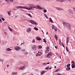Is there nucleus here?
Returning a JSON list of instances; mask_svg holds the SVG:
<instances>
[{
    "instance_id": "1a4fd4ad",
    "label": "nucleus",
    "mask_w": 75,
    "mask_h": 75,
    "mask_svg": "<svg viewBox=\"0 0 75 75\" xmlns=\"http://www.w3.org/2000/svg\"><path fill=\"white\" fill-rule=\"evenodd\" d=\"M35 38L36 40H37L38 41H40V40H42V39L38 37H36Z\"/></svg>"
},
{
    "instance_id": "052dcab7",
    "label": "nucleus",
    "mask_w": 75,
    "mask_h": 75,
    "mask_svg": "<svg viewBox=\"0 0 75 75\" xmlns=\"http://www.w3.org/2000/svg\"><path fill=\"white\" fill-rule=\"evenodd\" d=\"M67 68H68V67L67 68H66V71H68V69Z\"/></svg>"
},
{
    "instance_id": "79ce46f5",
    "label": "nucleus",
    "mask_w": 75,
    "mask_h": 75,
    "mask_svg": "<svg viewBox=\"0 0 75 75\" xmlns=\"http://www.w3.org/2000/svg\"><path fill=\"white\" fill-rule=\"evenodd\" d=\"M66 48L67 51V52H68V48H67V47H66Z\"/></svg>"
},
{
    "instance_id": "473e14b6",
    "label": "nucleus",
    "mask_w": 75,
    "mask_h": 75,
    "mask_svg": "<svg viewBox=\"0 0 75 75\" xmlns=\"http://www.w3.org/2000/svg\"><path fill=\"white\" fill-rule=\"evenodd\" d=\"M42 65H43L44 66H45V65H47V63H43L42 64Z\"/></svg>"
},
{
    "instance_id": "a878e982",
    "label": "nucleus",
    "mask_w": 75,
    "mask_h": 75,
    "mask_svg": "<svg viewBox=\"0 0 75 75\" xmlns=\"http://www.w3.org/2000/svg\"><path fill=\"white\" fill-rule=\"evenodd\" d=\"M69 11L70 13H72V11L71 9H69Z\"/></svg>"
},
{
    "instance_id": "2f4dec72",
    "label": "nucleus",
    "mask_w": 75,
    "mask_h": 75,
    "mask_svg": "<svg viewBox=\"0 0 75 75\" xmlns=\"http://www.w3.org/2000/svg\"><path fill=\"white\" fill-rule=\"evenodd\" d=\"M42 47L41 46H39V47H38V48L39 49H41L42 48Z\"/></svg>"
},
{
    "instance_id": "774afa93",
    "label": "nucleus",
    "mask_w": 75,
    "mask_h": 75,
    "mask_svg": "<svg viewBox=\"0 0 75 75\" xmlns=\"http://www.w3.org/2000/svg\"><path fill=\"white\" fill-rule=\"evenodd\" d=\"M18 17V16H15V18H17Z\"/></svg>"
},
{
    "instance_id": "6e6552de",
    "label": "nucleus",
    "mask_w": 75,
    "mask_h": 75,
    "mask_svg": "<svg viewBox=\"0 0 75 75\" xmlns=\"http://www.w3.org/2000/svg\"><path fill=\"white\" fill-rule=\"evenodd\" d=\"M24 6H18L16 7V10H18V8H24Z\"/></svg>"
},
{
    "instance_id": "f03ea898",
    "label": "nucleus",
    "mask_w": 75,
    "mask_h": 75,
    "mask_svg": "<svg viewBox=\"0 0 75 75\" xmlns=\"http://www.w3.org/2000/svg\"><path fill=\"white\" fill-rule=\"evenodd\" d=\"M64 26L65 25L66 26L67 28L68 29V30H71V26L69 24H68L66 22H63V23Z\"/></svg>"
},
{
    "instance_id": "5fc2aeb1",
    "label": "nucleus",
    "mask_w": 75,
    "mask_h": 75,
    "mask_svg": "<svg viewBox=\"0 0 75 75\" xmlns=\"http://www.w3.org/2000/svg\"><path fill=\"white\" fill-rule=\"evenodd\" d=\"M57 71H59V70H60V69H57Z\"/></svg>"
},
{
    "instance_id": "f3484780",
    "label": "nucleus",
    "mask_w": 75,
    "mask_h": 75,
    "mask_svg": "<svg viewBox=\"0 0 75 75\" xmlns=\"http://www.w3.org/2000/svg\"><path fill=\"white\" fill-rule=\"evenodd\" d=\"M49 21L52 23H53V21L52 20V19L51 18H49Z\"/></svg>"
},
{
    "instance_id": "0eeeda50",
    "label": "nucleus",
    "mask_w": 75,
    "mask_h": 75,
    "mask_svg": "<svg viewBox=\"0 0 75 75\" xmlns=\"http://www.w3.org/2000/svg\"><path fill=\"white\" fill-rule=\"evenodd\" d=\"M52 30H53V29H54V31H57V27H55V26L54 25H52Z\"/></svg>"
},
{
    "instance_id": "20e7f679",
    "label": "nucleus",
    "mask_w": 75,
    "mask_h": 75,
    "mask_svg": "<svg viewBox=\"0 0 75 75\" xmlns=\"http://www.w3.org/2000/svg\"><path fill=\"white\" fill-rule=\"evenodd\" d=\"M37 46L36 45H33L32 47V49L35 51L37 50Z\"/></svg>"
},
{
    "instance_id": "a19ab883",
    "label": "nucleus",
    "mask_w": 75,
    "mask_h": 75,
    "mask_svg": "<svg viewBox=\"0 0 75 75\" xmlns=\"http://www.w3.org/2000/svg\"><path fill=\"white\" fill-rule=\"evenodd\" d=\"M1 19L3 21H4V20H5V19L3 18H1Z\"/></svg>"
},
{
    "instance_id": "a18cd8bd",
    "label": "nucleus",
    "mask_w": 75,
    "mask_h": 75,
    "mask_svg": "<svg viewBox=\"0 0 75 75\" xmlns=\"http://www.w3.org/2000/svg\"><path fill=\"white\" fill-rule=\"evenodd\" d=\"M22 51H23V52H25V49H24L23 50H22Z\"/></svg>"
},
{
    "instance_id": "6ab92c4d",
    "label": "nucleus",
    "mask_w": 75,
    "mask_h": 75,
    "mask_svg": "<svg viewBox=\"0 0 75 75\" xmlns=\"http://www.w3.org/2000/svg\"><path fill=\"white\" fill-rule=\"evenodd\" d=\"M37 6L38 7V8H40V9H41V10H42V8H41V6L39 5H37Z\"/></svg>"
},
{
    "instance_id": "603ef678",
    "label": "nucleus",
    "mask_w": 75,
    "mask_h": 75,
    "mask_svg": "<svg viewBox=\"0 0 75 75\" xmlns=\"http://www.w3.org/2000/svg\"><path fill=\"white\" fill-rule=\"evenodd\" d=\"M73 9L74 10V11H75V7H73Z\"/></svg>"
},
{
    "instance_id": "49530a36",
    "label": "nucleus",
    "mask_w": 75,
    "mask_h": 75,
    "mask_svg": "<svg viewBox=\"0 0 75 75\" xmlns=\"http://www.w3.org/2000/svg\"><path fill=\"white\" fill-rule=\"evenodd\" d=\"M50 49V47L49 46H47V50H49Z\"/></svg>"
},
{
    "instance_id": "393cba45",
    "label": "nucleus",
    "mask_w": 75,
    "mask_h": 75,
    "mask_svg": "<svg viewBox=\"0 0 75 75\" xmlns=\"http://www.w3.org/2000/svg\"><path fill=\"white\" fill-rule=\"evenodd\" d=\"M66 1H69L70 3H71V0H65Z\"/></svg>"
},
{
    "instance_id": "4c0bfd02",
    "label": "nucleus",
    "mask_w": 75,
    "mask_h": 75,
    "mask_svg": "<svg viewBox=\"0 0 75 75\" xmlns=\"http://www.w3.org/2000/svg\"><path fill=\"white\" fill-rule=\"evenodd\" d=\"M48 51H49V50H47L45 51V53L47 54V52H48Z\"/></svg>"
},
{
    "instance_id": "69168bd1",
    "label": "nucleus",
    "mask_w": 75,
    "mask_h": 75,
    "mask_svg": "<svg viewBox=\"0 0 75 75\" xmlns=\"http://www.w3.org/2000/svg\"><path fill=\"white\" fill-rule=\"evenodd\" d=\"M50 64V63L49 62L47 63H46V64Z\"/></svg>"
},
{
    "instance_id": "e433bc0d",
    "label": "nucleus",
    "mask_w": 75,
    "mask_h": 75,
    "mask_svg": "<svg viewBox=\"0 0 75 75\" xmlns=\"http://www.w3.org/2000/svg\"><path fill=\"white\" fill-rule=\"evenodd\" d=\"M32 42L34 43L35 42V39H33V40L32 41Z\"/></svg>"
},
{
    "instance_id": "ddd939ff",
    "label": "nucleus",
    "mask_w": 75,
    "mask_h": 75,
    "mask_svg": "<svg viewBox=\"0 0 75 75\" xmlns=\"http://www.w3.org/2000/svg\"><path fill=\"white\" fill-rule=\"evenodd\" d=\"M25 69V67L23 66V67H21L19 69H21V70H24Z\"/></svg>"
},
{
    "instance_id": "c85d7f7f",
    "label": "nucleus",
    "mask_w": 75,
    "mask_h": 75,
    "mask_svg": "<svg viewBox=\"0 0 75 75\" xmlns=\"http://www.w3.org/2000/svg\"><path fill=\"white\" fill-rule=\"evenodd\" d=\"M49 68H50L49 66H48L47 67H46V68H45V69H49Z\"/></svg>"
},
{
    "instance_id": "b1692460",
    "label": "nucleus",
    "mask_w": 75,
    "mask_h": 75,
    "mask_svg": "<svg viewBox=\"0 0 75 75\" xmlns=\"http://www.w3.org/2000/svg\"><path fill=\"white\" fill-rule=\"evenodd\" d=\"M34 29V30H36V31H38V29L36 27H35Z\"/></svg>"
},
{
    "instance_id": "09e8293b",
    "label": "nucleus",
    "mask_w": 75,
    "mask_h": 75,
    "mask_svg": "<svg viewBox=\"0 0 75 75\" xmlns=\"http://www.w3.org/2000/svg\"><path fill=\"white\" fill-rule=\"evenodd\" d=\"M72 62L73 64H74L75 63H74V61H73L72 62H71V64L72 63Z\"/></svg>"
},
{
    "instance_id": "9d476101",
    "label": "nucleus",
    "mask_w": 75,
    "mask_h": 75,
    "mask_svg": "<svg viewBox=\"0 0 75 75\" xmlns=\"http://www.w3.org/2000/svg\"><path fill=\"white\" fill-rule=\"evenodd\" d=\"M57 10H59V11H60V10H62V11H64V9H62L61 8H57Z\"/></svg>"
},
{
    "instance_id": "4be33fe9",
    "label": "nucleus",
    "mask_w": 75,
    "mask_h": 75,
    "mask_svg": "<svg viewBox=\"0 0 75 75\" xmlns=\"http://www.w3.org/2000/svg\"><path fill=\"white\" fill-rule=\"evenodd\" d=\"M28 16H29V17H30L31 18H32V16H31V14H27Z\"/></svg>"
},
{
    "instance_id": "7c9ffc66",
    "label": "nucleus",
    "mask_w": 75,
    "mask_h": 75,
    "mask_svg": "<svg viewBox=\"0 0 75 75\" xmlns=\"http://www.w3.org/2000/svg\"><path fill=\"white\" fill-rule=\"evenodd\" d=\"M43 42H45V43H46L47 41L45 40V38L43 39Z\"/></svg>"
},
{
    "instance_id": "423d86ee",
    "label": "nucleus",
    "mask_w": 75,
    "mask_h": 75,
    "mask_svg": "<svg viewBox=\"0 0 75 75\" xmlns=\"http://www.w3.org/2000/svg\"><path fill=\"white\" fill-rule=\"evenodd\" d=\"M14 48L15 50H17V51H20L21 48L20 47H18V46L15 47Z\"/></svg>"
},
{
    "instance_id": "bf43d9fd",
    "label": "nucleus",
    "mask_w": 75,
    "mask_h": 75,
    "mask_svg": "<svg viewBox=\"0 0 75 75\" xmlns=\"http://www.w3.org/2000/svg\"><path fill=\"white\" fill-rule=\"evenodd\" d=\"M24 42H23V43H21V45H22V44H23L24 45Z\"/></svg>"
},
{
    "instance_id": "bb28decb",
    "label": "nucleus",
    "mask_w": 75,
    "mask_h": 75,
    "mask_svg": "<svg viewBox=\"0 0 75 75\" xmlns=\"http://www.w3.org/2000/svg\"><path fill=\"white\" fill-rule=\"evenodd\" d=\"M14 34L16 35H18V33L17 32H15L14 33Z\"/></svg>"
},
{
    "instance_id": "2eb2a0df",
    "label": "nucleus",
    "mask_w": 75,
    "mask_h": 75,
    "mask_svg": "<svg viewBox=\"0 0 75 75\" xmlns=\"http://www.w3.org/2000/svg\"><path fill=\"white\" fill-rule=\"evenodd\" d=\"M26 31L27 33H28V32H30L31 31V29L30 28L26 30Z\"/></svg>"
},
{
    "instance_id": "a211bd4d",
    "label": "nucleus",
    "mask_w": 75,
    "mask_h": 75,
    "mask_svg": "<svg viewBox=\"0 0 75 75\" xmlns=\"http://www.w3.org/2000/svg\"><path fill=\"white\" fill-rule=\"evenodd\" d=\"M6 51H11V50H12V49L9 48H7L6 49Z\"/></svg>"
},
{
    "instance_id": "dca6fc26",
    "label": "nucleus",
    "mask_w": 75,
    "mask_h": 75,
    "mask_svg": "<svg viewBox=\"0 0 75 75\" xmlns=\"http://www.w3.org/2000/svg\"><path fill=\"white\" fill-rule=\"evenodd\" d=\"M11 12V11L10 10L9 11H7V13L8 14L9 16H10L11 15V13H10Z\"/></svg>"
},
{
    "instance_id": "9b49d317",
    "label": "nucleus",
    "mask_w": 75,
    "mask_h": 75,
    "mask_svg": "<svg viewBox=\"0 0 75 75\" xmlns=\"http://www.w3.org/2000/svg\"><path fill=\"white\" fill-rule=\"evenodd\" d=\"M17 75V72H15L13 71L12 72L11 75Z\"/></svg>"
},
{
    "instance_id": "5701e85b",
    "label": "nucleus",
    "mask_w": 75,
    "mask_h": 75,
    "mask_svg": "<svg viewBox=\"0 0 75 75\" xmlns=\"http://www.w3.org/2000/svg\"><path fill=\"white\" fill-rule=\"evenodd\" d=\"M58 1H59L60 2H63L64 1H65V0H58Z\"/></svg>"
},
{
    "instance_id": "72a5a7b5",
    "label": "nucleus",
    "mask_w": 75,
    "mask_h": 75,
    "mask_svg": "<svg viewBox=\"0 0 75 75\" xmlns=\"http://www.w3.org/2000/svg\"><path fill=\"white\" fill-rule=\"evenodd\" d=\"M61 40H59V44H60L61 45H62V44H61Z\"/></svg>"
},
{
    "instance_id": "f257e3e1",
    "label": "nucleus",
    "mask_w": 75,
    "mask_h": 75,
    "mask_svg": "<svg viewBox=\"0 0 75 75\" xmlns=\"http://www.w3.org/2000/svg\"><path fill=\"white\" fill-rule=\"evenodd\" d=\"M28 5L29 6L30 8H28L25 6H24L23 8L30 10H33V8H37L35 5L33 4H29Z\"/></svg>"
},
{
    "instance_id": "f704fd0d",
    "label": "nucleus",
    "mask_w": 75,
    "mask_h": 75,
    "mask_svg": "<svg viewBox=\"0 0 75 75\" xmlns=\"http://www.w3.org/2000/svg\"><path fill=\"white\" fill-rule=\"evenodd\" d=\"M55 38L57 40H58V37L56 35H55Z\"/></svg>"
},
{
    "instance_id": "0e129e2a",
    "label": "nucleus",
    "mask_w": 75,
    "mask_h": 75,
    "mask_svg": "<svg viewBox=\"0 0 75 75\" xmlns=\"http://www.w3.org/2000/svg\"><path fill=\"white\" fill-rule=\"evenodd\" d=\"M55 48H56V49H57V46H55Z\"/></svg>"
},
{
    "instance_id": "412c9836",
    "label": "nucleus",
    "mask_w": 75,
    "mask_h": 75,
    "mask_svg": "<svg viewBox=\"0 0 75 75\" xmlns=\"http://www.w3.org/2000/svg\"><path fill=\"white\" fill-rule=\"evenodd\" d=\"M71 67L72 68H75V66L74 64H71Z\"/></svg>"
},
{
    "instance_id": "864d4df0",
    "label": "nucleus",
    "mask_w": 75,
    "mask_h": 75,
    "mask_svg": "<svg viewBox=\"0 0 75 75\" xmlns=\"http://www.w3.org/2000/svg\"><path fill=\"white\" fill-rule=\"evenodd\" d=\"M13 10H16V8H14L13 9Z\"/></svg>"
},
{
    "instance_id": "c9c22d12",
    "label": "nucleus",
    "mask_w": 75,
    "mask_h": 75,
    "mask_svg": "<svg viewBox=\"0 0 75 75\" xmlns=\"http://www.w3.org/2000/svg\"><path fill=\"white\" fill-rule=\"evenodd\" d=\"M61 43L62 45V47H64V48H65V46H64V43L62 42Z\"/></svg>"
},
{
    "instance_id": "58836bf2",
    "label": "nucleus",
    "mask_w": 75,
    "mask_h": 75,
    "mask_svg": "<svg viewBox=\"0 0 75 75\" xmlns=\"http://www.w3.org/2000/svg\"><path fill=\"white\" fill-rule=\"evenodd\" d=\"M71 69V68H70V67H69L67 69V71H69Z\"/></svg>"
},
{
    "instance_id": "ea45409f",
    "label": "nucleus",
    "mask_w": 75,
    "mask_h": 75,
    "mask_svg": "<svg viewBox=\"0 0 75 75\" xmlns=\"http://www.w3.org/2000/svg\"><path fill=\"white\" fill-rule=\"evenodd\" d=\"M9 1L11 3H12V2H13L14 0H9Z\"/></svg>"
},
{
    "instance_id": "6e6d98bb",
    "label": "nucleus",
    "mask_w": 75,
    "mask_h": 75,
    "mask_svg": "<svg viewBox=\"0 0 75 75\" xmlns=\"http://www.w3.org/2000/svg\"><path fill=\"white\" fill-rule=\"evenodd\" d=\"M2 17V15H0V18H1Z\"/></svg>"
},
{
    "instance_id": "e2e57ef3",
    "label": "nucleus",
    "mask_w": 75,
    "mask_h": 75,
    "mask_svg": "<svg viewBox=\"0 0 75 75\" xmlns=\"http://www.w3.org/2000/svg\"><path fill=\"white\" fill-rule=\"evenodd\" d=\"M57 75H61V74L58 73V74H57Z\"/></svg>"
},
{
    "instance_id": "4d7b16f0",
    "label": "nucleus",
    "mask_w": 75,
    "mask_h": 75,
    "mask_svg": "<svg viewBox=\"0 0 75 75\" xmlns=\"http://www.w3.org/2000/svg\"><path fill=\"white\" fill-rule=\"evenodd\" d=\"M5 1H7L8 3H9V2L8 1V0H5Z\"/></svg>"
},
{
    "instance_id": "f8f14e48",
    "label": "nucleus",
    "mask_w": 75,
    "mask_h": 75,
    "mask_svg": "<svg viewBox=\"0 0 75 75\" xmlns=\"http://www.w3.org/2000/svg\"><path fill=\"white\" fill-rule=\"evenodd\" d=\"M69 37H67V44H68V41H69Z\"/></svg>"
},
{
    "instance_id": "c756f323",
    "label": "nucleus",
    "mask_w": 75,
    "mask_h": 75,
    "mask_svg": "<svg viewBox=\"0 0 75 75\" xmlns=\"http://www.w3.org/2000/svg\"><path fill=\"white\" fill-rule=\"evenodd\" d=\"M47 11V10L44 9L43 11L44 13H46Z\"/></svg>"
},
{
    "instance_id": "7ed1b4c3",
    "label": "nucleus",
    "mask_w": 75,
    "mask_h": 75,
    "mask_svg": "<svg viewBox=\"0 0 75 75\" xmlns=\"http://www.w3.org/2000/svg\"><path fill=\"white\" fill-rule=\"evenodd\" d=\"M30 23H31L32 24H35V25H38V24L36 22H35L33 20H30Z\"/></svg>"
},
{
    "instance_id": "cd10ccee",
    "label": "nucleus",
    "mask_w": 75,
    "mask_h": 75,
    "mask_svg": "<svg viewBox=\"0 0 75 75\" xmlns=\"http://www.w3.org/2000/svg\"><path fill=\"white\" fill-rule=\"evenodd\" d=\"M44 16H45V17H46V18H48V17H47V15H46V14H44Z\"/></svg>"
},
{
    "instance_id": "8fccbe9b",
    "label": "nucleus",
    "mask_w": 75,
    "mask_h": 75,
    "mask_svg": "<svg viewBox=\"0 0 75 75\" xmlns=\"http://www.w3.org/2000/svg\"><path fill=\"white\" fill-rule=\"evenodd\" d=\"M9 30L11 31H13V30L11 28L9 29Z\"/></svg>"
},
{
    "instance_id": "aec40b11",
    "label": "nucleus",
    "mask_w": 75,
    "mask_h": 75,
    "mask_svg": "<svg viewBox=\"0 0 75 75\" xmlns=\"http://www.w3.org/2000/svg\"><path fill=\"white\" fill-rule=\"evenodd\" d=\"M38 55H39V56H41V55H42V53L41 52H39L38 53Z\"/></svg>"
},
{
    "instance_id": "338daca9",
    "label": "nucleus",
    "mask_w": 75,
    "mask_h": 75,
    "mask_svg": "<svg viewBox=\"0 0 75 75\" xmlns=\"http://www.w3.org/2000/svg\"><path fill=\"white\" fill-rule=\"evenodd\" d=\"M48 32H46V35H48Z\"/></svg>"
},
{
    "instance_id": "13d9d810",
    "label": "nucleus",
    "mask_w": 75,
    "mask_h": 75,
    "mask_svg": "<svg viewBox=\"0 0 75 75\" xmlns=\"http://www.w3.org/2000/svg\"><path fill=\"white\" fill-rule=\"evenodd\" d=\"M36 57H37V56H39V55H38V53H37V54H36Z\"/></svg>"
},
{
    "instance_id": "37998d69",
    "label": "nucleus",
    "mask_w": 75,
    "mask_h": 75,
    "mask_svg": "<svg viewBox=\"0 0 75 75\" xmlns=\"http://www.w3.org/2000/svg\"><path fill=\"white\" fill-rule=\"evenodd\" d=\"M71 64H69L68 65H67V67H69L70 66V65Z\"/></svg>"
},
{
    "instance_id": "4468645a",
    "label": "nucleus",
    "mask_w": 75,
    "mask_h": 75,
    "mask_svg": "<svg viewBox=\"0 0 75 75\" xmlns=\"http://www.w3.org/2000/svg\"><path fill=\"white\" fill-rule=\"evenodd\" d=\"M46 72V71H42V72H41V74L40 75H42L44 74H45V72Z\"/></svg>"
},
{
    "instance_id": "39448f33",
    "label": "nucleus",
    "mask_w": 75,
    "mask_h": 75,
    "mask_svg": "<svg viewBox=\"0 0 75 75\" xmlns=\"http://www.w3.org/2000/svg\"><path fill=\"white\" fill-rule=\"evenodd\" d=\"M52 55V54L51 52H50L48 53V54L46 56V57L50 58V57H51Z\"/></svg>"
},
{
    "instance_id": "3c124183",
    "label": "nucleus",
    "mask_w": 75,
    "mask_h": 75,
    "mask_svg": "<svg viewBox=\"0 0 75 75\" xmlns=\"http://www.w3.org/2000/svg\"><path fill=\"white\" fill-rule=\"evenodd\" d=\"M0 21L1 23H2V20H1V18H0Z\"/></svg>"
},
{
    "instance_id": "de8ad7c7",
    "label": "nucleus",
    "mask_w": 75,
    "mask_h": 75,
    "mask_svg": "<svg viewBox=\"0 0 75 75\" xmlns=\"http://www.w3.org/2000/svg\"><path fill=\"white\" fill-rule=\"evenodd\" d=\"M4 33L5 34V35H7V33L6 32H4Z\"/></svg>"
},
{
    "instance_id": "c03bdc74",
    "label": "nucleus",
    "mask_w": 75,
    "mask_h": 75,
    "mask_svg": "<svg viewBox=\"0 0 75 75\" xmlns=\"http://www.w3.org/2000/svg\"><path fill=\"white\" fill-rule=\"evenodd\" d=\"M0 62H2V64L3 63V61L2 59H0Z\"/></svg>"
},
{
    "instance_id": "680f3d73",
    "label": "nucleus",
    "mask_w": 75,
    "mask_h": 75,
    "mask_svg": "<svg viewBox=\"0 0 75 75\" xmlns=\"http://www.w3.org/2000/svg\"><path fill=\"white\" fill-rule=\"evenodd\" d=\"M8 28H9V30L11 28L9 26H8Z\"/></svg>"
}]
</instances>
